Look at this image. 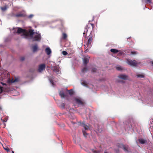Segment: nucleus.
Returning <instances> with one entry per match:
<instances>
[{
	"label": "nucleus",
	"mask_w": 153,
	"mask_h": 153,
	"mask_svg": "<svg viewBox=\"0 0 153 153\" xmlns=\"http://www.w3.org/2000/svg\"><path fill=\"white\" fill-rule=\"evenodd\" d=\"M119 77L123 79H128V76L124 74H121L119 76Z\"/></svg>",
	"instance_id": "6e6552de"
},
{
	"label": "nucleus",
	"mask_w": 153,
	"mask_h": 153,
	"mask_svg": "<svg viewBox=\"0 0 153 153\" xmlns=\"http://www.w3.org/2000/svg\"><path fill=\"white\" fill-rule=\"evenodd\" d=\"M12 152V153H14V152L13 151Z\"/></svg>",
	"instance_id": "4c0bfd02"
},
{
	"label": "nucleus",
	"mask_w": 153,
	"mask_h": 153,
	"mask_svg": "<svg viewBox=\"0 0 153 153\" xmlns=\"http://www.w3.org/2000/svg\"><path fill=\"white\" fill-rule=\"evenodd\" d=\"M62 53L63 55L65 56L67 55L68 54L67 52L65 51H63L62 52Z\"/></svg>",
	"instance_id": "5701e85b"
},
{
	"label": "nucleus",
	"mask_w": 153,
	"mask_h": 153,
	"mask_svg": "<svg viewBox=\"0 0 153 153\" xmlns=\"http://www.w3.org/2000/svg\"><path fill=\"white\" fill-rule=\"evenodd\" d=\"M81 125V126L83 127L85 130H87L89 128V127L87 126L86 125L84 122L82 123Z\"/></svg>",
	"instance_id": "f8f14e48"
},
{
	"label": "nucleus",
	"mask_w": 153,
	"mask_h": 153,
	"mask_svg": "<svg viewBox=\"0 0 153 153\" xmlns=\"http://www.w3.org/2000/svg\"><path fill=\"white\" fill-rule=\"evenodd\" d=\"M59 94L62 98H64L65 95L63 91H61L59 92Z\"/></svg>",
	"instance_id": "4468645a"
},
{
	"label": "nucleus",
	"mask_w": 153,
	"mask_h": 153,
	"mask_svg": "<svg viewBox=\"0 0 153 153\" xmlns=\"http://www.w3.org/2000/svg\"><path fill=\"white\" fill-rule=\"evenodd\" d=\"M146 2H148L149 3H152L151 0H145Z\"/></svg>",
	"instance_id": "bb28decb"
},
{
	"label": "nucleus",
	"mask_w": 153,
	"mask_h": 153,
	"mask_svg": "<svg viewBox=\"0 0 153 153\" xmlns=\"http://www.w3.org/2000/svg\"><path fill=\"white\" fill-rule=\"evenodd\" d=\"M33 36V40L39 41L40 40L41 36L40 34L35 32L33 30H30L28 32V36H29L32 38Z\"/></svg>",
	"instance_id": "f257e3e1"
},
{
	"label": "nucleus",
	"mask_w": 153,
	"mask_h": 153,
	"mask_svg": "<svg viewBox=\"0 0 153 153\" xmlns=\"http://www.w3.org/2000/svg\"><path fill=\"white\" fill-rule=\"evenodd\" d=\"M50 82L51 83H52V82L51 81V80H50Z\"/></svg>",
	"instance_id": "c9c22d12"
},
{
	"label": "nucleus",
	"mask_w": 153,
	"mask_h": 153,
	"mask_svg": "<svg viewBox=\"0 0 153 153\" xmlns=\"http://www.w3.org/2000/svg\"><path fill=\"white\" fill-rule=\"evenodd\" d=\"M151 63H152V66H153V61H152V62H151Z\"/></svg>",
	"instance_id": "f704fd0d"
},
{
	"label": "nucleus",
	"mask_w": 153,
	"mask_h": 153,
	"mask_svg": "<svg viewBox=\"0 0 153 153\" xmlns=\"http://www.w3.org/2000/svg\"><path fill=\"white\" fill-rule=\"evenodd\" d=\"M137 77L138 78H143L144 77V76L142 74H138L137 75Z\"/></svg>",
	"instance_id": "412c9836"
},
{
	"label": "nucleus",
	"mask_w": 153,
	"mask_h": 153,
	"mask_svg": "<svg viewBox=\"0 0 153 153\" xmlns=\"http://www.w3.org/2000/svg\"><path fill=\"white\" fill-rule=\"evenodd\" d=\"M123 149H124V150H125V151H127V149H128V146H125L123 145Z\"/></svg>",
	"instance_id": "aec40b11"
},
{
	"label": "nucleus",
	"mask_w": 153,
	"mask_h": 153,
	"mask_svg": "<svg viewBox=\"0 0 153 153\" xmlns=\"http://www.w3.org/2000/svg\"><path fill=\"white\" fill-rule=\"evenodd\" d=\"M33 16V14H30L28 18H31Z\"/></svg>",
	"instance_id": "c85d7f7f"
},
{
	"label": "nucleus",
	"mask_w": 153,
	"mask_h": 153,
	"mask_svg": "<svg viewBox=\"0 0 153 153\" xmlns=\"http://www.w3.org/2000/svg\"><path fill=\"white\" fill-rule=\"evenodd\" d=\"M86 31H87V29H86Z\"/></svg>",
	"instance_id": "ea45409f"
},
{
	"label": "nucleus",
	"mask_w": 153,
	"mask_h": 153,
	"mask_svg": "<svg viewBox=\"0 0 153 153\" xmlns=\"http://www.w3.org/2000/svg\"><path fill=\"white\" fill-rule=\"evenodd\" d=\"M85 47H86V48H87V49L85 50V53H86L87 52H88L87 51V50L88 49H90L91 48V46H88V47H87V46H86Z\"/></svg>",
	"instance_id": "b1692460"
},
{
	"label": "nucleus",
	"mask_w": 153,
	"mask_h": 153,
	"mask_svg": "<svg viewBox=\"0 0 153 153\" xmlns=\"http://www.w3.org/2000/svg\"><path fill=\"white\" fill-rule=\"evenodd\" d=\"M4 149L7 152L9 151V149L7 148H4Z\"/></svg>",
	"instance_id": "c756f323"
},
{
	"label": "nucleus",
	"mask_w": 153,
	"mask_h": 153,
	"mask_svg": "<svg viewBox=\"0 0 153 153\" xmlns=\"http://www.w3.org/2000/svg\"><path fill=\"white\" fill-rule=\"evenodd\" d=\"M37 45H35L33 47V51L35 52L37 50Z\"/></svg>",
	"instance_id": "2eb2a0df"
},
{
	"label": "nucleus",
	"mask_w": 153,
	"mask_h": 153,
	"mask_svg": "<svg viewBox=\"0 0 153 153\" xmlns=\"http://www.w3.org/2000/svg\"><path fill=\"white\" fill-rule=\"evenodd\" d=\"M94 152L95 153H97L96 151H94Z\"/></svg>",
	"instance_id": "e433bc0d"
},
{
	"label": "nucleus",
	"mask_w": 153,
	"mask_h": 153,
	"mask_svg": "<svg viewBox=\"0 0 153 153\" xmlns=\"http://www.w3.org/2000/svg\"><path fill=\"white\" fill-rule=\"evenodd\" d=\"M137 54V52L136 51H132L131 52V55H134L136 54Z\"/></svg>",
	"instance_id": "393cba45"
},
{
	"label": "nucleus",
	"mask_w": 153,
	"mask_h": 153,
	"mask_svg": "<svg viewBox=\"0 0 153 153\" xmlns=\"http://www.w3.org/2000/svg\"><path fill=\"white\" fill-rule=\"evenodd\" d=\"M45 65L44 64H41L39 65L38 71L39 72H42L43 70L45 69Z\"/></svg>",
	"instance_id": "20e7f679"
},
{
	"label": "nucleus",
	"mask_w": 153,
	"mask_h": 153,
	"mask_svg": "<svg viewBox=\"0 0 153 153\" xmlns=\"http://www.w3.org/2000/svg\"><path fill=\"white\" fill-rule=\"evenodd\" d=\"M17 33L18 34H22L23 37L27 38L28 37V32L25 29H22L20 27H17Z\"/></svg>",
	"instance_id": "f03ea898"
},
{
	"label": "nucleus",
	"mask_w": 153,
	"mask_h": 153,
	"mask_svg": "<svg viewBox=\"0 0 153 153\" xmlns=\"http://www.w3.org/2000/svg\"><path fill=\"white\" fill-rule=\"evenodd\" d=\"M25 58L24 57H22L21 58V60L23 61L24 60Z\"/></svg>",
	"instance_id": "2f4dec72"
},
{
	"label": "nucleus",
	"mask_w": 153,
	"mask_h": 153,
	"mask_svg": "<svg viewBox=\"0 0 153 153\" xmlns=\"http://www.w3.org/2000/svg\"><path fill=\"white\" fill-rule=\"evenodd\" d=\"M92 41V38L91 36H90L89 37V38L88 40V43L85 44V46H87L88 47V46H91V42Z\"/></svg>",
	"instance_id": "423d86ee"
},
{
	"label": "nucleus",
	"mask_w": 153,
	"mask_h": 153,
	"mask_svg": "<svg viewBox=\"0 0 153 153\" xmlns=\"http://www.w3.org/2000/svg\"><path fill=\"white\" fill-rule=\"evenodd\" d=\"M19 81V79L17 78H16L14 79H12L11 80V83H13L15 82H18Z\"/></svg>",
	"instance_id": "a211bd4d"
},
{
	"label": "nucleus",
	"mask_w": 153,
	"mask_h": 153,
	"mask_svg": "<svg viewBox=\"0 0 153 153\" xmlns=\"http://www.w3.org/2000/svg\"><path fill=\"white\" fill-rule=\"evenodd\" d=\"M139 142L142 144H144L146 143L147 141L145 139H140L138 140Z\"/></svg>",
	"instance_id": "1a4fd4ad"
},
{
	"label": "nucleus",
	"mask_w": 153,
	"mask_h": 153,
	"mask_svg": "<svg viewBox=\"0 0 153 153\" xmlns=\"http://www.w3.org/2000/svg\"><path fill=\"white\" fill-rule=\"evenodd\" d=\"M116 69L118 71H121L123 69L122 67L120 66H118L116 67Z\"/></svg>",
	"instance_id": "6ab92c4d"
},
{
	"label": "nucleus",
	"mask_w": 153,
	"mask_h": 153,
	"mask_svg": "<svg viewBox=\"0 0 153 153\" xmlns=\"http://www.w3.org/2000/svg\"><path fill=\"white\" fill-rule=\"evenodd\" d=\"M104 153H107L106 152H105Z\"/></svg>",
	"instance_id": "58836bf2"
},
{
	"label": "nucleus",
	"mask_w": 153,
	"mask_h": 153,
	"mask_svg": "<svg viewBox=\"0 0 153 153\" xmlns=\"http://www.w3.org/2000/svg\"><path fill=\"white\" fill-rule=\"evenodd\" d=\"M2 121L3 122H7V120H2Z\"/></svg>",
	"instance_id": "72a5a7b5"
},
{
	"label": "nucleus",
	"mask_w": 153,
	"mask_h": 153,
	"mask_svg": "<svg viewBox=\"0 0 153 153\" xmlns=\"http://www.w3.org/2000/svg\"><path fill=\"white\" fill-rule=\"evenodd\" d=\"M72 90V89H71V90H70V91H69V94L71 95L72 94H73V93L72 92H71V91Z\"/></svg>",
	"instance_id": "7c9ffc66"
},
{
	"label": "nucleus",
	"mask_w": 153,
	"mask_h": 153,
	"mask_svg": "<svg viewBox=\"0 0 153 153\" xmlns=\"http://www.w3.org/2000/svg\"><path fill=\"white\" fill-rule=\"evenodd\" d=\"M110 51L113 53H116L119 52V50L115 49H111Z\"/></svg>",
	"instance_id": "ddd939ff"
},
{
	"label": "nucleus",
	"mask_w": 153,
	"mask_h": 153,
	"mask_svg": "<svg viewBox=\"0 0 153 153\" xmlns=\"http://www.w3.org/2000/svg\"><path fill=\"white\" fill-rule=\"evenodd\" d=\"M75 102L78 104L79 105H81L82 104V102L79 100L77 99H75L74 100Z\"/></svg>",
	"instance_id": "9b49d317"
},
{
	"label": "nucleus",
	"mask_w": 153,
	"mask_h": 153,
	"mask_svg": "<svg viewBox=\"0 0 153 153\" xmlns=\"http://www.w3.org/2000/svg\"><path fill=\"white\" fill-rule=\"evenodd\" d=\"M2 87H0V94H1L2 91Z\"/></svg>",
	"instance_id": "cd10ccee"
},
{
	"label": "nucleus",
	"mask_w": 153,
	"mask_h": 153,
	"mask_svg": "<svg viewBox=\"0 0 153 153\" xmlns=\"http://www.w3.org/2000/svg\"><path fill=\"white\" fill-rule=\"evenodd\" d=\"M83 135L85 137H87L89 135L84 131H82Z\"/></svg>",
	"instance_id": "f3484780"
},
{
	"label": "nucleus",
	"mask_w": 153,
	"mask_h": 153,
	"mask_svg": "<svg viewBox=\"0 0 153 153\" xmlns=\"http://www.w3.org/2000/svg\"><path fill=\"white\" fill-rule=\"evenodd\" d=\"M89 57L88 56H86L83 59V62L84 64L86 65L88 62L89 61Z\"/></svg>",
	"instance_id": "0eeeda50"
},
{
	"label": "nucleus",
	"mask_w": 153,
	"mask_h": 153,
	"mask_svg": "<svg viewBox=\"0 0 153 153\" xmlns=\"http://www.w3.org/2000/svg\"><path fill=\"white\" fill-rule=\"evenodd\" d=\"M1 9L3 11L6 10L7 8V6L6 5L4 7H0Z\"/></svg>",
	"instance_id": "dca6fc26"
},
{
	"label": "nucleus",
	"mask_w": 153,
	"mask_h": 153,
	"mask_svg": "<svg viewBox=\"0 0 153 153\" xmlns=\"http://www.w3.org/2000/svg\"><path fill=\"white\" fill-rule=\"evenodd\" d=\"M63 38L64 39H65L66 38L67 36L66 34L63 33L62 34Z\"/></svg>",
	"instance_id": "4be33fe9"
},
{
	"label": "nucleus",
	"mask_w": 153,
	"mask_h": 153,
	"mask_svg": "<svg viewBox=\"0 0 153 153\" xmlns=\"http://www.w3.org/2000/svg\"><path fill=\"white\" fill-rule=\"evenodd\" d=\"M22 15H16V16H21Z\"/></svg>",
	"instance_id": "473e14b6"
},
{
	"label": "nucleus",
	"mask_w": 153,
	"mask_h": 153,
	"mask_svg": "<svg viewBox=\"0 0 153 153\" xmlns=\"http://www.w3.org/2000/svg\"><path fill=\"white\" fill-rule=\"evenodd\" d=\"M126 63L130 66L133 67L136 66L139 64V63L137 62L135 60H132L130 59L127 60Z\"/></svg>",
	"instance_id": "7ed1b4c3"
},
{
	"label": "nucleus",
	"mask_w": 153,
	"mask_h": 153,
	"mask_svg": "<svg viewBox=\"0 0 153 153\" xmlns=\"http://www.w3.org/2000/svg\"><path fill=\"white\" fill-rule=\"evenodd\" d=\"M45 51L47 53V54L48 55H49L51 53V50L50 48L49 47L46 48Z\"/></svg>",
	"instance_id": "9d476101"
},
{
	"label": "nucleus",
	"mask_w": 153,
	"mask_h": 153,
	"mask_svg": "<svg viewBox=\"0 0 153 153\" xmlns=\"http://www.w3.org/2000/svg\"><path fill=\"white\" fill-rule=\"evenodd\" d=\"M53 70L55 71L57 74H59L60 73L59 67L54 66L52 67Z\"/></svg>",
	"instance_id": "39448f33"
},
{
	"label": "nucleus",
	"mask_w": 153,
	"mask_h": 153,
	"mask_svg": "<svg viewBox=\"0 0 153 153\" xmlns=\"http://www.w3.org/2000/svg\"><path fill=\"white\" fill-rule=\"evenodd\" d=\"M96 69L95 68H93L91 70L92 72H94L96 71Z\"/></svg>",
	"instance_id": "a878e982"
},
{
	"label": "nucleus",
	"mask_w": 153,
	"mask_h": 153,
	"mask_svg": "<svg viewBox=\"0 0 153 153\" xmlns=\"http://www.w3.org/2000/svg\"><path fill=\"white\" fill-rule=\"evenodd\" d=\"M152 138H153V137H152Z\"/></svg>",
	"instance_id": "a19ab883"
}]
</instances>
